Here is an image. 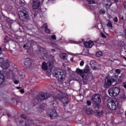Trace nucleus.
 <instances>
[{"label": "nucleus", "instance_id": "32", "mask_svg": "<svg viewBox=\"0 0 126 126\" xmlns=\"http://www.w3.org/2000/svg\"><path fill=\"white\" fill-rule=\"evenodd\" d=\"M103 115V112L102 111L97 112V116H101Z\"/></svg>", "mask_w": 126, "mask_h": 126}, {"label": "nucleus", "instance_id": "51", "mask_svg": "<svg viewBox=\"0 0 126 126\" xmlns=\"http://www.w3.org/2000/svg\"><path fill=\"white\" fill-rule=\"evenodd\" d=\"M114 1L115 2H118V1H119V0H114Z\"/></svg>", "mask_w": 126, "mask_h": 126}, {"label": "nucleus", "instance_id": "2", "mask_svg": "<svg viewBox=\"0 0 126 126\" xmlns=\"http://www.w3.org/2000/svg\"><path fill=\"white\" fill-rule=\"evenodd\" d=\"M118 83V81L115 79H111L110 78H106L105 81L104 87L108 88L112 85L115 86Z\"/></svg>", "mask_w": 126, "mask_h": 126}, {"label": "nucleus", "instance_id": "4", "mask_svg": "<svg viewBox=\"0 0 126 126\" xmlns=\"http://www.w3.org/2000/svg\"><path fill=\"white\" fill-rule=\"evenodd\" d=\"M92 100L94 102V104L95 105L97 108H99V105L101 103V98H100V95L96 94L92 96Z\"/></svg>", "mask_w": 126, "mask_h": 126}, {"label": "nucleus", "instance_id": "46", "mask_svg": "<svg viewBox=\"0 0 126 126\" xmlns=\"http://www.w3.org/2000/svg\"><path fill=\"white\" fill-rule=\"evenodd\" d=\"M20 92H21V93H24V90L23 89L20 90Z\"/></svg>", "mask_w": 126, "mask_h": 126}, {"label": "nucleus", "instance_id": "34", "mask_svg": "<svg viewBox=\"0 0 126 126\" xmlns=\"http://www.w3.org/2000/svg\"><path fill=\"white\" fill-rule=\"evenodd\" d=\"M99 13H100V14H104V13H105V11H104V10H100L99 11Z\"/></svg>", "mask_w": 126, "mask_h": 126}, {"label": "nucleus", "instance_id": "15", "mask_svg": "<svg viewBox=\"0 0 126 126\" xmlns=\"http://www.w3.org/2000/svg\"><path fill=\"white\" fill-rule=\"evenodd\" d=\"M90 64L92 68H93L94 69H96V68L98 67V65H99L98 63L96 62V61H92L90 63Z\"/></svg>", "mask_w": 126, "mask_h": 126}, {"label": "nucleus", "instance_id": "31", "mask_svg": "<svg viewBox=\"0 0 126 126\" xmlns=\"http://www.w3.org/2000/svg\"><path fill=\"white\" fill-rule=\"evenodd\" d=\"M45 31H46V33H48V34H51V30L48 29V28L45 29Z\"/></svg>", "mask_w": 126, "mask_h": 126}, {"label": "nucleus", "instance_id": "59", "mask_svg": "<svg viewBox=\"0 0 126 126\" xmlns=\"http://www.w3.org/2000/svg\"><path fill=\"white\" fill-rule=\"evenodd\" d=\"M1 51V48L0 47V52Z\"/></svg>", "mask_w": 126, "mask_h": 126}, {"label": "nucleus", "instance_id": "42", "mask_svg": "<svg viewBox=\"0 0 126 126\" xmlns=\"http://www.w3.org/2000/svg\"><path fill=\"white\" fill-rule=\"evenodd\" d=\"M71 44H78L77 41H72Z\"/></svg>", "mask_w": 126, "mask_h": 126}, {"label": "nucleus", "instance_id": "20", "mask_svg": "<svg viewBox=\"0 0 126 126\" xmlns=\"http://www.w3.org/2000/svg\"><path fill=\"white\" fill-rule=\"evenodd\" d=\"M104 4H105L106 6H111V5H112L110 0H104Z\"/></svg>", "mask_w": 126, "mask_h": 126}, {"label": "nucleus", "instance_id": "33", "mask_svg": "<svg viewBox=\"0 0 126 126\" xmlns=\"http://www.w3.org/2000/svg\"><path fill=\"white\" fill-rule=\"evenodd\" d=\"M115 71H116V72H117V73H118L119 74H120V73H121V70L120 69H116V70H115Z\"/></svg>", "mask_w": 126, "mask_h": 126}, {"label": "nucleus", "instance_id": "38", "mask_svg": "<svg viewBox=\"0 0 126 126\" xmlns=\"http://www.w3.org/2000/svg\"><path fill=\"white\" fill-rule=\"evenodd\" d=\"M121 98L122 99H126V95L125 94H122L121 96Z\"/></svg>", "mask_w": 126, "mask_h": 126}, {"label": "nucleus", "instance_id": "54", "mask_svg": "<svg viewBox=\"0 0 126 126\" xmlns=\"http://www.w3.org/2000/svg\"><path fill=\"white\" fill-rule=\"evenodd\" d=\"M52 51L53 52H56V50H55V49H52Z\"/></svg>", "mask_w": 126, "mask_h": 126}, {"label": "nucleus", "instance_id": "26", "mask_svg": "<svg viewBox=\"0 0 126 126\" xmlns=\"http://www.w3.org/2000/svg\"><path fill=\"white\" fill-rule=\"evenodd\" d=\"M60 57H61V59H63V60H66V59H67L66 54H65L64 53H63L62 54H61L60 55Z\"/></svg>", "mask_w": 126, "mask_h": 126}, {"label": "nucleus", "instance_id": "43", "mask_svg": "<svg viewBox=\"0 0 126 126\" xmlns=\"http://www.w3.org/2000/svg\"><path fill=\"white\" fill-rule=\"evenodd\" d=\"M4 40H5V42H7L8 41V37H6L4 38Z\"/></svg>", "mask_w": 126, "mask_h": 126}, {"label": "nucleus", "instance_id": "58", "mask_svg": "<svg viewBox=\"0 0 126 126\" xmlns=\"http://www.w3.org/2000/svg\"><path fill=\"white\" fill-rule=\"evenodd\" d=\"M20 123L21 124H22V123H23V121H21Z\"/></svg>", "mask_w": 126, "mask_h": 126}, {"label": "nucleus", "instance_id": "52", "mask_svg": "<svg viewBox=\"0 0 126 126\" xmlns=\"http://www.w3.org/2000/svg\"><path fill=\"white\" fill-rule=\"evenodd\" d=\"M124 7H125V8H126V3H125L124 4Z\"/></svg>", "mask_w": 126, "mask_h": 126}, {"label": "nucleus", "instance_id": "36", "mask_svg": "<svg viewBox=\"0 0 126 126\" xmlns=\"http://www.w3.org/2000/svg\"><path fill=\"white\" fill-rule=\"evenodd\" d=\"M101 36L102 37V38H106V35H105V34H104L103 32L101 33Z\"/></svg>", "mask_w": 126, "mask_h": 126}, {"label": "nucleus", "instance_id": "56", "mask_svg": "<svg viewBox=\"0 0 126 126\" xmlns=\"http://www.w3.org/2000/svg\"><path fill=\"white\" fill-rule=\"evenodd\" d=\"M8 117H10V115L9 114H7Z\"/></svg>", "mask_w": 126, "mask_h": 126}, {"label": "nucleus", "instance_id": "61", "mask_svg": "<svg viewBox=\"0 0 126 126\" xmlns=\"http://www.w3.org/2000/svg\"><path fill=\"white\" fill-rule=\"evenodd\" d=\"M34 16H36V15H35V14H34Z\"/></svg>", "mask_w": 126, "mask_h": 126}, {"label": "nucleus", "instance_id": "10", "mask_svg": "<svg viewBox=\"0 0 126 126\" xmlns=\"http://www.w3.org/2000/svg\"><path fill=\"white\" fill-rule=\"evenodd\" d=\"M24 66L25 68H30L33 66L32 60L30 58H27L25 60Z\"/></svg>", "mask_w": 126, "mask_h": 126}, {"label": "nucleus", "instance_id": "11", "mask_svg": "<svg viewBox=\"0 0 126 126\" xmlns=\"http://www.w3.org/2000/svg\"><path fill=\"white\" fill-rule=\"evenodd\" d=\"M56 100H60L64 105H67L68 103V98L67 97H62V95L59 94L55 98Z\"/></svg>", "mask_w": 126, "mask_h": 126}, {"label": "nucleus", "instance_id": "13", "mask_svg": "<svg viewBox=\"0 0 126 126\" xmlns=\"http://www.w3.org/2000/svg\"><path fill=\"white\" fill-rule=\"evenodd\" d=\"M83 109L85 113L87 114V115H93V114H94L93 110L90 108H88L86 105H84Z\"/></svg>", "mask_w": 126, "mask_h": 126}, {"label": "nucleus", "instance_id": "28", "mask_svg": "<svg viewBox=\"0 0 126 126\" xmlns=\"http://www.w3.org/2000/svg\"><path fill=\"white\" fill-rule=\"evenodd\" d=\"M89 3H91V4H93L95 3V1H94L93 0H87Z\"/></svg>", "mask_w": 126, "mask_h": 126}, {"label": "nucleus", "instance_id": "37", "mask_svg": "<svg viewBox=\"0 0 126 126\" xmlns=\"http://www.w3.org/2000/svg\"><path fill=\"white\" fill-rule=\"evenodd\" d=\"M118 17H115V18L113 19V21H114V22H118Z\"/></svg>", "mask_w": 126, "mask_h": 126}, {"label": "nucleus", "instance_id": "35", "mask_svg": "<svg viewBox=\"0 0 126 126\" xmlns=\"http://www.w3.org/2000/svg\"><path fill=\"white\" fill-rule=\"evenodd\" d=\"M80 66H83L84 65V61H82L80 63Z\"/></svg>", "mask_w": 126, "mask_h": 126}, {"label": "nucleus", "instance_id": "48", "mask_svg": "<svg viewBox=\"0 0 126 126\" xmlns=\"http://www.w3.org/2000/svg\"><path fill=\"white\" fill-rule=\"evenodd\" d=\"M86 125H87V123H86V122L83 123V126H86Z\"/></svg>", "mask_w": 126, "mask_h": 126}, {"label": "nucleus", "instance_id": "9", "mask_svg": "<svg viewBox=\"0 0 126 126\" xmlns=\"http://www.w3.org/2000/svg\"><path fill=\"white\" fill-rule=\"evenodd\" d=\"M50 97V94L47 93L45 94H38L36 96V99L37 101H43L46 99H48Z\"/></svg>", "mask_w": 126, "mask_h": 126}, {"label": "nucleus", "instance_id": "12", "mask_svg": "<svg viewBox=\"0 0 126 126\" xmlns=\"http://www.w3.org/2000/svg\"><path fill=\"white\" fill-rule=\"evenodd\" d=\"M40 0H33L32 4V8L33 9H38L40 7Z\"/></svg>", "mask_w": 126, "mask_h": 126}, {"label": "nucleus", "instance_id": "60", "mask_svg": "<svg viewBox=\"0 0 126 126\" xmlns=\"http://www.w3.org/2000/svg\"><path fill=\"white\" fill-rule=\"evenodd\" d=\"M112 72H113V71H111V73H112Z\"/></svg>", "mask_w": 126, "mask_h": 126}, {"label": "nucleus", "instance_id": "47", "mask_svg": "<svg viewBox=\"0 0 126 126\" xmlns=\"http://www.w3.org/2000/svg\"><path fill=\"white\" fill-rule=\"evenodd\" d=\"M70 62H71L72 63H73L74 62V61L73 60V58L70 59Z\"/></svg>", "mask_w": 126, "mask_h": 126}, {"label": "nucleus", "instance_id": "3", "mask_svg": "<svg viewBox=\"0 0 126 126\" xmlns=\"http://www.w3.org/2000/svg\"><path fill=\"white\" fill-rule=\"evenodd\" d=\"M121 89L119 87H113L108 90V93L111 97H116L120 94Z\"/></svg>", "mask_w": 126, "mask_h": 126}, {"label": "nucleus", "instance_id": "49", "mask_svg": "<svg viewBox=\"0 0 126 126\" xmlns=\"http://www.w3.org/2000/svg\"><path fill=\"white\" fill-rule=\"evenodd\" d=\"M124 86L125 88H126V82L124 83Z\"/></svg>", "mask_w": 126, "mask_h": 126}, {"label": "nucleus", "instance_id": "27", "mask_svg": "<svg viewBox=\"0 0 126 126\" xmlns=\"http://www.w3.org/2000/svg\"><path fill=\"white\" fill-rule=\"evenodd\" d=\"M107 26L108 27H111L112 28L113 27V24H112V22H111V21H109L107 25Z\"/></svg>", "mask_w": 126, "mask_h": 126}, {"label": "nucleus", "instance_id": "45", "mask_svg": "<svg viewBox=\"0 0 126 126\" xmlns=\"http://www.w3.org/2000/svg\"><path fill=\"white\" fill-rule=\"evenodd\" d=\"M108 18L109 19H112V18H113V17H112L110 15H108Z\"/></svg>", "mask_w": 126, "mask_h": 126}, {"label": "nucleus", "instance_id": "17", "mask_svg": "<svg viewBox=\"0 0 126 126\" xmlns=\"http://www.w3.org/2000/svg\"><path fill=\"white\" fill-rule=\"evenodd\" d=\"M83 73L84 75H86L88 78V74H90V69H89V67H86L83 70Z\"/></svg>", "mask_w": 126, "mask_h": 126}, {"label": "nucleus", "instance_id": "7", "mask_svg": "<svg viewBox=\"0 0 126 126\" xmlns=\"http://www.w3.org/2000/svg\"><path fill=\"white\" fill-rule=\"evenodd\" d=\"M76 73L80 75L85 83H86L87 82V80H88V77L86 76V75H84L83 73V70L77 68L76 70Z\"/></svg>", "mask_w": 126, "mask_h": 126}, {"label": "nucleus", "instance_id": "41", "mask_svg": "<svg viewBox=\"0 0 126 126\" xmlns=\"http://www.w3.org/2000/svg\"><path fill=\"white\" fill-rule=\"evenodd\" d=\"M3 63V59L2 58H0V63Z\"/></svg>", "mask_w": 126, "mask_h": 126}, {"label": "nucleus", "instance_id": "1", "mask_svg": "<svg viewBox=\"0 0 126 126\" xmlns=\"http://www.w3.org/2000/svg\"><path fill=\"white\" fill-rule=\"evenodd\" d=\"M53 75L58 79V80L63 81L66 76V72L59 69H55L53 72Z\"/></svg>", "mask_w": 126, "mask_h": 126}, {"label": "nucleus", "instance_id": "23", "mask_svg": "<svg viewBox=\"0 0 126 126\" xmlns=\"http://www.w3.org/2000/svg\"><path fill=\"white\" fill-rule=\"evenodd\" d=\"M117 79H118V82L119 83L122 82V81L124 80V75H121L120 76L118 77Z\"/></svg>", "mask_w": 126, "mask_h": 126}, {"label": "nucleus", "instance_id": "16", "mask_svg": "<svg viewBox=\"0 0 126 126\" xmlns=\"http://www.w3.org/2000/svg\"><path fill=\"white\" fill-rule=\"evenodd\" d=\"M93 45H94V44L91 40L84 43V46L86 48H92Z\"/></svg>", "mask_w": 126, "mask_h": 126}, {"label": "nucleus", "instance_id": "8", "mask_svg": "<svg viewBox=\"0 0 126 126\" xmlns=\"http://www.w3.org/2000/svg\"><path fill=\"white\" fill-rule=\"evenodd\" d=\"M19 16L21 20L24 21L25 19H28V13L25 10L19 12Z\"/></svg>", "mask_w": 126, "mask_h": 126}, {"label": "nucleus", "instance_id": "21", "mask_svg": "<svg viewBox=\"0 0 126 126\" xmlns=\"http://www.w3.org/2000/svg\"><path fill=\"white\" fill-rule=\"evenodd\" d=\"M15 78H16V76H14V75H13L12 78L13 82H14V84H18L19 83V81L18 80H15Z\"/></svg>", "mask_w": 126, "mask_h": 126}, {"label": "nucleus", "instance_id": "18", "mask_svg": "<svg viewBox=\"0 0 126 126\" xmlns=\"http://www.w3.org/2000/svg\"><path fill=\"white\" fill-rule=\"evenodd\" d=\"M2 67L4 69H7L8 67H9V62H8V61L5 62L4 63H3Z\"/></svg>", "mask_w": 126, "mask_h": 126}, {"label": "nucleus", "instance_id": "14", "mask_svg": "<svg viewBox=\"0 0 126 126\" xmlns=\"http://www.w3.org/2000/svg\"><path fill=\"white\" fill-rule=\"evenodd\" d=\"M48 115L50 118H51V119H54V118H56L57 116H58L57 111L55 110V109L50 110L48 113Z\"/></svg>", "mask_w": 126, "mask_h": 126}, {"label": "nucleus", "instance_id": "62", "mask_svg": "<svg viewBox=\"0 0 126 126\" xmlns=\"http://www.w3.org/2000/svg\"><path fill=\"white\" fill-rule=\"evenodd\" d=\"M52 0H53V1H54V0H51V1H52Z\"/></svg>", "mask_w": 126, "mask_h": 126}, {"label": "nucleus", "instance_id": "29", "mask_svg": "<svg viewBox=\"0 0 126 126\" xmlns=\"http://www.w3.org/2000/svg\"><path fill=\"white\" fill-rule=\"evenodd\" d=\"M43 28H44V29H47L48 28V24L47 23L44 24L43 26Z\"/></svg>", "mask_w": 126, "mask_h": 126}, {"label": "nucleus", "instance_id": "22", "mask_svg": "<svg viewBox=\"0 0 126 126\" xmlns=\"http://www.w3.org/2000/svg\"><path fill=\"white\" fill-rule=\"evenodd\" d=\"M118 45L120 47H124L126 46V43L124 41L120 40L118 42Z\"/></svg>", "mask_w": 126, "mask_h": 126}, {"label": "nucleus", "instance_id": "40", "mask_svg": "<svg viewBox=\"0 0 126 126\" xmlns=\"http://www.w3.org/2000/svg\"><path fill=\"white\" fill-rule=\"evenodd\" d=\"M52 39L53 40H56L57 39V37H56V35H53L51 36Z\"/></svg>", "mask_w": 126, "mask_h": 126}, {"label": "nucleus", "instance_id": "19", "mask_svg": "<svg viewBox=\"0 0 126 126\" xmlns=\"http://www.w3.org/2000/svg\"><path fill=\"white\" fill-rule=\"evenodd\" d=\"M1 67L0 66V68ZM3 81H4V75H3V74L1 73V71L0 70V84H1L3 83Z\"/></svg>", "mask_w": 126, "mask_h": 126}, {"label": "nucleus", "instance_id": "25", "mask_svg": "<svg viewBox=\"0 0 126 126\" xmlns=\"http://www.w3.org/2000/svg\"><path fill=\"white\" fill-rule=\"evenodd\" d=\"M103 56V53L101 51H98L96 53V57L97 58H100V57H102Z\"/></svg>", "mask_w": 126, "mask_h": 126}, {"label": "nucleus", "instance_id": "30", "mask_svg": "<svg viewBox=\"0 0 126 126\" xmlns=\"http://www.w3.org/2000/svg\"><path fill=\"white\" fill-rule=\"evenodd\" d=\"M97 28L100 30V29H102V24H98L97 25Z\"/></svg>", "mask_w": 126, "mask_h": 126}, {"label": "nucleus", "instance_id": "24", "mask_svg": "<svg viewBox=\"0 0 126 126\" xmlns=\"http://www.w3.org/2000/svg\"><path fill=\"white\" fill-rule=\"evenodd\" d=\"M40 52H42V53L43 54V55H44V56H46V54H47V50L44 48H41L40 49Z\"/></svg>", "mask_w": 126, "mask_h": 126}, {"label": "nucleus", "instance_id": "53", "mask_svg": "<svg viewBox=\"0 0 126 126\" xmlns=\"http://www.w3.org/2000/svg\"><path fill=\"white\" fill-rule=\"evenodd\" d=\"M16 88H17V89H20V88H21L19 87H17Z\"/></svg>", "mask_w": 126, "mask_h": 126}, {"label": "nucleus", "instance_id": "5", "mask_svg": "<svg viewBox=\"0 0 126 126\" xmlns=\"http://www.w3.org/2000/svg\"><path fill=\"white\" fill-rule=\"evenodd\" d=\"M118 107L119 102H118L117 101H112L107 104V108H108L109 110H112V111L117 110Z\"/></svg>", "mask_w": 126, "mask_h": 126}, {"label": "nucleus", "instance_id": "44", "mask_svg": "<svg viewBox=\"0 0 126 126\" xmlns=\"http://www.w3.org/2000/svg\"><path fill=\"white\" fill-rule=\"evenodd\" d=\"M21 118H23V119H26V116H25V115L22 114L21 116Z\"/></svg>", "mask_w": 126, "mask_h": 126}, {"label": "nucleus", "instance_id": "57", "mask_svg": "<svg viewBox=\"0 0 126 126\" xmlns=\"http://www.w3.org/2000/svg\"><path fill=\"white\" fill-rule=\"evenodd\" d=\"M123 58L124 59V60H125V61H126V57H124Z\"/></svg>", "mask_w": 126, "mask_h": 126}, {"label": "nucleus", "instance_id": "6", "mask_svg": "<svg viewBox=\"0 0 126 126\" xmlns=\"http://www.w3.org/2000/svg\"><path fill=\"white\" fill-rule=\"evenodd\" d=\"M54 66V62H49L48 63L43 62L42 64V69L43 70H47V69H52Z\"/></svg>", "mask_w": 126, "mask_h": 126}, {"label": "nucleus", "instance_id": "50", "mask_svg": "<svg viewBox=\"0 0 126 126\" xmlns=\"http://www.w3.org/2000/svg\"><path fill=\"white\" fill-rule=\"evenodd\" d=\"M121 19L123 20V21H125V19H124V16L121 17Z\"/></svg>", "mask_w": 126, "mask_h": 126}, {"label": "nucleus", "instance_id": "39", "mask_svg": "<svg viewBox=\"0 0 126 126\" xmlns=\"http://www.w3.org/2000/svg\"><path fill=\"white\" fill-rule=\"evenodd\" d=\"M87 105H88V106H91V101H90V100H88V101H87Z\"/></svg>", "mask_w": 126, "mask_h": 126}, {"label": "nucleus", "instance_id": "55", "mask_svg": "<svg viewBox=\"0 0 126 126\" xmlns=\"http://www.w3.org/2000/svg\"><path fill=\"white\" fill-rule=\"evenodd\" d=\"M24 48H26V45H24Z\"/></svg>", "mask_w": 126, "mask_h": 126}]
</instances>
